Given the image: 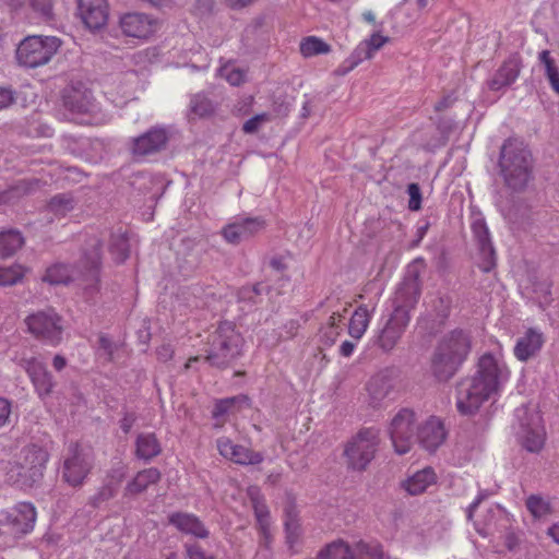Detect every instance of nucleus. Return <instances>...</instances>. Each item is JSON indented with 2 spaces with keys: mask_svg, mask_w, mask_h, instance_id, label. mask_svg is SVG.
<instances>
[{
  "mask_svg": "<svg viewBox=\"0 0 559 559\" xmlns=\"http://www.w3.org/2000/svg\"><path fill=\"white\" fill-rule=\"evenodd\" d=\"M249 397L247 395H237L233 397H226L216 401L212 411L213 418H219L228 414L237 403H248Z\"/></svg>",
  "mask_w": 559,
  "mask_h": 559,
  "instance_id": "obj_46",
  "label": "nucleus"
},
{
  "mask_svg": "<svg viewBox=\"0 0 559 559\" xmlns=\"http://www.w3.org/2000/svg\"><path fill=\"white\" fill-rule=\"evenodd\" d=\"M287 538L293 539L298 535V522L292 511H287V519L285 521Z\"/></svg>",
  "mask_w": 559,
  "mask_h": 559,
  "instance_id": "obj_56",
  "label": "nucleus"
},
{
  "mask_svg": "<svg viewBox=\"0 0 559 559\" xmlns=\"http://www.w3.org/2000/svg\"><path fill=\"white\" fill-rule=\"evenodd\" d=\"M61 97L63 107L73 115L87 114L94 107L92 92L81 82L64 87Z\"/></svg>",
  "mask_w": 559,
  "mask_h": 559,
  "instance_id": "obj_17",
  "label": "nucleus"
},
{
  "mask_svg": "<svg viewBox=\"0 0 559 559\" xmlns=\"http://www.w3.org/2000/svg\"><path fill=\"white\" fill-rule=\"evenodd\" d=\"M25 323L31 334L49 345L57 346L62 340V318L51 308L27 316Z\"/></svg>",
  "mask_w": 559,
  "mask_h": 559,
  "instance_id": "obj_9",
  "label": "nucleus"
},
{
  "mask_svg": "<svg viewBox=\"0 0 559 559\" xmlns=\"http://www.w3.org/2000/svg\"><path fill=\"white\" fill-rule=\"evenodd\" d=\"M472 350L471 333L454 329L438 342L431 357V372L440 382L449 381L467 359Z\"/></svg>",
  "mask_w": 559,
  "mask_h": 559,
  "instance_id": "obj_2",
  "label": "nucleus"
},
{
  "mask_svg": "<svg viewBox=\"0 0 559 559\" xmlns=\"http://www.w3.org/2000/svg\"><path fill=\"white\" fill-rule=\"evenodd\" d=\"M341 330H342L341 328L325 326L322 330V338L324 340V343L328 345L334 344V342L336 341L337 336L341 333Z\"/></svg>",
  "mask_w": 559,
  "mask_h": 559,
  "instance_id": "obj_61",
  "label": "nucleus"
},
{
  "mask_svg": "<svg viewBox=\"0 0 559 559\" xmlns=\"http://www.w3.org/2000/svg\"><path fill=\"white\" fill-rule=\"evenodd\" d=\"M11 415V403L4 397H0V428L9 423Z\"/></svg>",
  "mask_w": 559,
  "mask_h": 559,
  "instance_id": "obj_58",
  "label": "nucleus"
},
{
  "mask_svg": "<svg viewBox=\"0 0 559 559\" xmlns=\"http://www.w3.org/2000/svg\"><path fill=\"white\" fill-rule=\"evenodd\" d=\"M120 28L126 36L148 38L157 28V21L144 13H127L120 19Z\"/></svg>",
  "mask_w": 559,
  "mask_h": 559,
  "instance_id": "obj_21",
  "label": "nucleus"
},
{
  "mask_svg": "<svg viewBox=\"0 0 559 559\" xmlns=\"http://www.w3.org/2000/svg\"><path fill=\"white\" fill-rule=\"evenodd\" d=\"M93 467V457L90 452L78 443H70L63 461L62 478L72 487L81 486Z\"/></svg>",
  "mask_w": 559,
  "mask_h": 559,
  "instance_id": "obj_12",
  "label": "nucleus"
},
{
  "mask_svg": "<svg viewBox=\"0 0 559 559\" xmlns=\"http://www.w3.org/2000/svg\"><path fill=\"white\" fill-rule=\"evenodd\" d=\"M136 420V416L134 413H126L120 420V428L124 433H129L132 426Z\"/></svg>",
  "mask_w": 559,
  "mask_h": 559,
  "instance_id": "obj_63",
  "label": "nucleus"
},
{
  "mask_svg": "<svg viewBox=\"0 0 559 559\" xmlns=\"http://www.w3.org/2000/svg\"><path fill=\"white\" fill-rule=\"evenodd\" d=\"M17 365L23 368L29 377L35 392L40 400H45L52 394L56 381L43 361L36 357H22L17 361Z\"/></svg>",
  "mask_w": 559,
  "mask_h": 559,
  "instance_id": "obj_14",
  "label": "nucleus"
},
{
  "mask_svg": "<svg viewBox=\"0 0 559 559\" xmlns=\"http://www.w3.org/2000/svg\"><path fill=\"white\" fill-rule=\"evenodd\" d=\"M162 453V444L153 432H141L135 440V456L144 462H151Z\"/></svg>",
  "mask_w": 559,
  "mask_h": 559,
  "instance_id": "obj_29",
  "label": "nucleus"
},
{
  "mask_svg": "<svg viewBox=\"0 0 559 559\" xmlns=\"http://www.w3.org/2000/svg\"><path fill=\"white\" fill-rule=\"evenodd\" d=\"M498 167L509 189L524 190L532 179L533 170V157L525 143L518 138L507 139L500 148Z\"/></svg>",
  "mask_w": 559,
  "mask_h": 559,
  "instance_id": "obj_3",
  "label": "nucleus"
},
{
  "mask_svg": "<svg viewBox=\"0 0 559 559\" xmlns=\"http://www.w3.org/2000/svg\"><path fill=\"white\" fill-rule=\"evenodd\" d=\"M419 276L420 271L417 262L409 264L402 283L395 292L394 308L402 307L409 313V310L415 307L421 293Z\"/></svg>",
  "mask_w": 559,
  "mask_h": 559,
  "instance_id": "obj_15",
  "label": "nucleus"
},
{
  "mask_svg": "<svg viewBox=\"0 0 559 559\" xmlns=\"http://www.w3.org/2000/svg\"><path fill=\"white\" fill-rule=\"evenodd\" d=\"M29 4L45 20L52 17V0H29Z\"/></svg>",
  "mask_w": 559,
  "mask_h": 559,
  "instance_id": "obj_52",
  "label": "nucleus"
},
{
  "mask_svg": "<svg viewBox=\"0 0 559 559\" xmlns=\"http://www.w3.org/2000/svg\"><path fill=\"white\" fill-rule=\"evenodd\" d=\"M270 266L277 271V272H283L287 269V265L285 263V260L283 257L281 255H277V257H273L271 260H270Z\"/></svg>",
  "mask_w": 559,
  "mask_h": 559,
  "instance_id": "obj_64",
  "label": "nucleus"
},
{
  "mask_svg": "<svg viewBox=\"0 0 559 559\" xmlns=\"http://www.w3.org/2000/svg\"><path fill=\"white\" fill-rule=\"evenodd\" d=\"M16 99V93L10 86H0V110L10 107Z\"/></svg>",
  "mask_w": 559,
  "mask_h": 559,
  "instance_id": "obj_54",
  "label": "nucleus"
},
{
  "mask_svg": "<svg viewBox=\"0 0 559 559\" xmlns=\"http://www.w3.org/2000/svg\"><path fill=\"white\" fill-rule=\"evenodd\" d=\"M525 507L534 519H542L552 512L550 501L540 495L528 496L525 500Z\"/></svg>",
  "mask_w": 559,
  "mask_h": 559,
  "instance_id": "obj_38",
  "label": "nucleus"
},
{
  "mask_svg": "<svg viewBox=\"0 0 559 559\" xmlns=\"http://www.w3.org/2000/svg\"><path fill=\"white\" fill-rule=\"evenodd\" d=\"M373 55L370 51V47L364 43V40L354 49L348 58L338 68V73L347 74L354 70L364 60L371 59Z\"/></svg>",
  "mask_w": 559,
  "mask_h": 559,
  "instance_id": "obj_35",
  "label": "nucleus"
},
{
  "mask_svg": "<svg viewBox=\"0 0 559 559\" xmlns=\"http://www.w3.org/2000/svg\"><path fill=\"white\" fill-rule=\"evenodd\" d=\"M7 521L13 534H27L34 528L36 522L35 507L29 502H20L8 513Z\"/></svg>",
  "mask_w": 559,
  "mask_h": 559,
  "instance_id": "obj_22",
  "label": "nucleus"
},
{
  "mask_svg": "<svg viewBox=\"0 0 559 559\" xmlns=\"http://www.w3.org/2000/svg\"><path fill=\"white\" fill-rule=\"evenodd\" d=\"M265 228V221L261 217H236L222 229V236L231 245L248 240Z\"/></svg>",
  "mask_w": 559,
  "mask_h": 559,
  "instance_id": "obj_16",
  "label": "nucleus"
},
{
  "mask_svg": "<svg viewBox=\"0 0 559 559\" xmlns=\"http://www.w3.org/2000/svg\"><path fill=\"white\" fill-rule=\"evenodd\" d=\"M168 522L181 533L190 534L198 538H206L209 536V531L194 514L175 512L168 516Z\"/></svg>",
  "mask_w": 559,
  "mask_h": 559,
  "instance_id": "obj_25",
  "label": "nucleus"
},
{
  "mask_svg": "<svg viewBox=\"0 0 559 559\" xmlns=\"http://www.w3.org/2000/svg\"><path fill=\"white\" fill-rule=\"evenodd\" d=\"M48 460L49 453L43 447L26 445L15 461L8 463L5 479L21 489L33 488L40 484Z\"/></svg>",
  "mask_w": 559,
  "mask_h": 559,
  "instance_id": "obj_4",
  "label": "nucleus"
},
{
  "mask_svg": "<svg viewBox=\"0 0 559 559\" xmlns=\"http://www.w3.org/2000/svg\"><path fill=\"white\" fill-rule=\"evenodd\" d=\"M416 439L426 450L436 451L445 439V430L440 419L429 418L424 425L418 427Z\"/></svg>",
  "mask_w": 559,
  "mask_h": 559,
  "instance_id": "obj_23",
  "label": "nucleus"
},
{
  "mask_svg": "<svg viewBox=\"0 0 559 559\" xmlns=\"http://www.w3.org/2000/svg\"><path fill=\"white\" fill-rule=\"evenodd\" d=\"M480 262L479 267L483 272H490L496 266V251L492 243L479 246Z\"/></svg>",
  "mask_w": 559,
  "mask_h": 559,
  "instance_id": "obj_47",
  "label": "nucleus"
},
{
  "mask_svg": "<svg viewBox=\"0 0 559 559\" xmlns=\"http://www.w3.org/2000/svg\"><path fill=\"white\" fill-rule=\"evenodd\" d=\"M92 247L93 250L84 255V262L87 271L83 274L82 278L83 288L90 293L97 290L99 282L98 272L102 258V242L99 240H95Z\"/></svg>",
  "mask_w": 559,
  "mask_h": 559,
  "instance_id": "obj_24",
  "label": "nucleus"
},
{
  "mask_svg": "<svg viewBox=\"0 0 559 559\" xmlns=\"http://www.w3.org/2000/svg\"><path fill=\"white\" fill-rule=\"evenodd\" d=\"M199 247V242L192 238H183L181 240L179 253H183L186 255H190L194 250Z\"/></svg>",
  "mask_w": 559,
  "mask_h": 559,
  "instance_id": "obj_62",
  "label": "nucleus"
},
{
  "mask_svg": "<svg viewBox=\"0 0 559 559\" xmlns=\"http://www.w3.org/2000/svg\"><path fill=\"white\" fill-rule=\"evenodd\" d=\"M417 417L413 409L401 408L390 420L388 433L397 454L411 451L417 433Z\"/></svg>",
  "mask_w": 559,
  "mask_h": 559,
  "instance_id": "obj_8",
  "label": "nucleus"
},
{
  "mask_svg": "<svg viewBox=\"0 0 559 559\" xmlns=\"http://www.w3.org/2000/svg\"><path fill=\"white\" fill-rule=\"evenodd\" d=\"M222 71L227 82L233 86H239L246 81V73L240 69L224 68Z\"/></svg>",
  "mask_w": 559,
  "mask_h": 559,
  "instance_id": "obj_53",
  "label": "nucleus"
},
{
  "mask_svg": "<svg viewBox=\"0 0 559 559\" xmlns=\"http://www.w3.org/2000/svg\"><path fill=\"white\" fill-rule=\"evenodd\" d=\"M316 559H354L353 548L338 539L321 549Z\"/></svg>",
  "mask_w": 559,
  "mask_h": 559,
  "instance_id": "obj_33",
  "label": "nucleus"
},
{
  "mask_svg": "<svg viewBox=\"0 0 559 559\" xmlns=\"http://www.w3.org/2000/svg\"><path fill=\"white\" fill-rule=\"evenodd\" d=\"M473 233L477 239L478 247L487 243H491L489 237V230L484 221L477 219L472 225Z\"/></svg>",
  "mask_w": 559,
  "mask_h": 559,
  "instance_id": "obj_51",
  "label": "nucleus"
},
{
  "mask_svg": "<svg viewBox=\"0 0 559 559\" xmlns=\"http://www.w3.org/2000/svg\"><path fill=\"white\" fill-rule=\"evenodd\" d=\"M395 368H384L373 374L366 383L367 402L372 408L384 406L385 401H392L397 392L400 382Z\"/></svg>",
  "mask_w": 559,
  "mask_h": 559,
  "instance_id": "obj_10",
  "label": "nucleus"
},
{
  "mask_svg": "<svg viewBox=\"0 0 559 559\" xmlns=\"http://www.w3.org/2000/svg\"><path fill=\"white\" fill-rule=\"evenodd\" d=\"M252 507L254 511L255 518L266 516L270 515V511L267 506L264 503V501L260 497H252Z\"/></svg>",
  "mask_w": 559,
  "mask_h": 559,
  "instance_id": "obj_60",
  "label": "nucleus"
},
{
  "mask_svg": "<svg viewBox=\"0 0 559 559\" xmlns=\"http://www.w3.org/2000/svg\"><path fill=\"white\" fill-rule=\"evenodd\" d=\"M380 444V431L373 427L360 429L344 448L348 469L364 472L374 459Z\"/></svg>",
  "mask_w": 559,
  "mask_h": 559,
  "instance_id": "obj_6",
  "label": "nucleus"
},
{
  "mask_svg": "<svg viewBox=\"0 0 559 559\" xmlns=\"http://www.w3.org/2000/svg\"><path fill=\"white\" fill-rule=\"evenodd\" d=\"M452 300L447 295H439L431 301L432 312L436 317V321L442 326L451 312Z\"/></svg>",
  "mask_w": 559,
  "mask_h": 559,
  "instance_id": "obj_44",
  "label": "nucleus"
},
{
  "mask_svg": "<svg viewBox=\"0 0 559 559\" xmlns=\"http://www.w3.org/2000/svg\"><path fill=\"white\" fill-rule=\"evenodd\" d=\"M389 41V37L382 36L378 33L372 34L369 39H365L364 43L370 47V51L373 55L380 48L383 47L385 43Z\"/></svg>",
  "mask_w": 559,
  "mask_h": 559,
  "instance_id": "obj_55",
  "label": "nucleus"
},
{
  "mask_svg": "<svg viewBox=\"0 0 559 559\" xmlns=\"http://www.w3.org/2000/svg\"><path fill=\"white\" fill-rule=\"evenodd\" d=\"M509 371L491 354L483 355L473 377L462 379L456 385V408L461 415H474L484 402L496 395L508 380Z\"/></svg>",
  "mask_w": 559,
  "mask_h": 559,
  "instance_id": "obj_1",
  "label": "nucleus"
},
{
  "mask_svg": "<svg viewBox=\"0 0 559 559\" xmlns=\"http://www.w3.org/2000/svg\"><path fill=\"white\" fill-rule=\"evenodd\" d=\"M515 418L519 423L516 436L528 452H539L545 442V431L539 424V416L522 405L515 409Z\"/></svg>",
  "mask_w": 559,
  "mask_h": 559,
  "instance_id": "obj_11",
  "label": "nucleus"
},
{
  "mask_svg": "<svg viewBox=\"0 0 559 559\" xmlns=\"http://www.w3.org/2000/svg\"><path fill=\"white\" fill-rule=\"evenodd\" d=\"M243 338L233 322H221L209 336L205 360L217 369L231 367L242 355Z\"/></svg>",
  "mask_w": 559,
  "mask_h": 559,
  "instance_id": "obj_5",
  "label": "nucleus"
},
{
  "mask_svg": "<svg viewBox=\"0 0 559 559\" xmlns=\"http://www.w3.org/2000/svg\"><path fill=\"white\" fill-rule=\"evenodd\" d=\"M520 59L515 56L507 59L497 70L493 78L488 82L491 91H499L504 86L511 85L520 74Z\"/></svg>",
  "mask_w": 559,
  "mask_h": 559,
  "instance_id": "obj_27",
  "label": "nucleus"
},
{
  "mask_svg": "<svg viewBox=\"0 0 559 559\" xmlns=\"http://www.w3.org/2000/svg\"><path fill=\"white\" fill-rule=\"evenodd\" d=\"M331 47L322 39L309 36L305 38L300 44V52L305 57H312L321 53L330 52Z\"/></svg>",
  "mask_w": 559,
  "mask_h": 559,
  "instance_id": "obj_42",
  "label": "nucleus"
},
{
  "mask_svg": "<svg viewBox=\"0 0 559 559\" xmlns=\"http://www.w3.org/2000/svg\"><path fill=\"white\" fill-rule=\"evenodd\" d=\"M72 280H74L73 271L69 265L63 263H57L48 267L43 277L44 282L53 285L67 284Z\"/></svg>",
  "mask_w": 559,
  "mask_h": 559,
  "instance_id": "obj_37",
  "label": "nucleus"
},
{
  "mask_svg": "<svg viewBox=\"0 0 559 559\" xmlns=\"http://www.w3.org/2000/svg\"><path fill=\"white\" fill-rule=\"evenodd\" d=\"M60 46L55 36H27L16 48V60L25 68H37L48 63Z\"/></svg>",
  "mask_w": 559,
  "mask_h": 559,
  "instance_id": "obj_7",
  "label": "nucleus"
},
{
  "mask_svg": "<svg viewBox=\"0 0 559 559\" xmlns=\"http://www.w3.org/2000/svg\"><path fill=\"white\" fill-rule=\"evenodd\" d=\"M78 13L87 28L100 29L108 21L107 0H78Z\"/></svg>",
  "mask_w": 559,
  "mask_h": 559,
  "instance_id": "obj_19",
  "label": "nucleus"
},
{
  "mask_svg": "<svg viewBox=\"0 0 559 559\" xmlns=\"http://www.w3.org/2000/svg\"><path fill=\"white\" fill-rule=\"evenodd\" d=\"M219 454L239 465H257L263 461V455L247 447L234 443L228 437H219L216 440Z\"/></svg>",
  "mask_w": 559,
  "mask_h": 559,
  "instance_id": "obj_18",
  "label": "nucleus"
},
{
  "mask_svg": "<svg viewBox=\"0 0 559 559\" xmlns=\"http://www.w3.org/2000/svg\"><path fill=\"white\" fill-rule=\"evenodd\" d=\"M411 321V316L402 307L394 308L376 336L374 343L385 353L391 352L401 340Z\"/></svg>",
  "mask_w": 559,
  "mask_h": 559,
  "instance_id": "obj_13",
  "label": "nucleus"
},
{
  "mask_svg": "<svg viewBox=\"0 0 559 559\" xmlns=\"http://www.w3.org/2000/svg\"><path fill=\"white\" fill-rule=\"evenodd\" d=\"M255 520H257V524H258V527H259V531H260L261 535L263 536L265 543H267L269 539L271 538V532H270L271 521H270V515L261 516V518H255Z\"/></svg>",
  "mask_w": 559,
  "mask_h": 559,
  "instance_id": "obj_59",
  "label": "nucleus"
},
{
  "mask_svg": "<svg viewBox=\"0 0 559 559\" xmlns=\"http://www.w3.org/2000/svg\"><path fill=\"white\" fill-rule=\"evenodd\" d=\"M539 60L545 67V74L555 92L559 94V69L555 60L550 57L548 50H543L539 53Z\"/></svg>",
  "mask_w": 559,
  "mask_h": 559,
  "instance_id": "obj_43",
  "label": "nucleus"
},
{
  "mask_svg": "<svg viewBox=\"0 0 559 559\" xmlns=\"http://www.w3.org/2000/svg\"><path fill=\"white\" fill-rule=\"evenodd\" d=\"M74 206L75 201L70 193H59L49 200L47 210L57 217H64Z\"/></svg>",
  "mask_w": 559,
  "mask_h": 559,
  "instance_id": "obj_36",
  "label": "nucleus"
},
{
  "mask_svg": "<svg viewBox=\"0 0 559 559\" xmlns=\"http://www.w3.org/2000/svg\"><path fill=\"white\" fill-rule=\"evenodd\" d=\"M354 559H383V550L379 543L357 542L353 547Z\"/></svg>",
  "mask_w": 559,
  "mask_h": 559,
  "instance_id": "obj_39",
  "label": "nucleus"
},
{
  "mask_svg": "<svg viewBox=\"0 0 559 559\" xmlns=\"http://www.w3.org/2000/svg\"><path fill=\"white\" fill-rule=\"evenodd\" d=\"M41 187V181L37 178L19 180L12 185L8 190L0 192V204L9 202L15 198L29 195Z\"/></svg>",
  "mask_w": 559,
  "mask_h": 559,
  "instance_id": "obj_31",
  "label": "nucleus"
},
{
  "mask_svg": "<svg viewBox=\"0 0 559 559\" xmlns=\"http://www.w3.org/2000/svg\"><path fill=\"white\" fill-rule=\"evenodd\" d=\"M437 479L436 473L431 467H426L416 472L402 483V487L412 496L423 493Z\"/></svg>",
  "mask_w": 559,
  "mask_h": 559,
  "instance_id": "obj_30",
  "label": "nucleus"
},
{
  "mask_svg": "<svg viewBox=\"0 0 559 559\" xmlns=\"http://www.w3.org/2000/svg\"><path fill=\"white\" fill-rule=\"evenodd\" d=\"M109 251L117 263L124 262L129 257V242L124 234H114L110 238Z\"/></svg>",
  "mask_w": 559,
  "mask_h": 559,
  "instance_id": "obj_41",
  "label": "nucleus"
},
{
  "mask_svg": "<svg viewBox=\"0 0 559 559\" xmlns=\"http://www.w3.org/2000/svg\"><path fill=\"white\" fill-rule=\"evenodd\" d=\"M162 479V473L156 467L144 468L136 473L126 488V496H138L144 492L151 485L157 484Z\"/></svg>",
  "mask_w": 559,
  "mask_h": 559,
  "instance_id": "obj_28",
  "label": "nucleus"
},
{
  "mask_svg": "<svg viewBox=\"0 0 559 559\" xmlns=\"http://www.w3.org/2000/svg\"><path fill=\"white\" fill-rule=\"evenodd\" d=\"M544 344V336L535 329H528L514 346V355L521 361H526L535 356Z\"/></svg>",
  "mask_w": 559,
  "mask_h": 559,
  "instance_id": "obj_26",
  "label": "nucleus"
},
{
  "mask_svg": "<svg viewBox=\"0 0 559 559\" xmlns=\"http://www.w3.org/2000/svg\"><path fill=\"white\" fill-rule=\"evenodd\" d=\"M370 321V313L366 306H359L353 313L349 324L348 333L355 340H359L366 332Z\"/></svg>",
  "mask_w": 559,
  "mask_h": 559,
  "instance_id": "obj_34",
  "label": "nucleus"
},
{
  "mask_svg": "<svg viewBox=\"0 0 559 559\" xmlns=\"http://www.w3.org/2000/svg\"><path fill=\"white\" fill-rule=\"evenodd\" d=\"M25 272L26 269L21 264L0 267V286H13L17 284L23 280Z\"/></svg>",
  "mask_w": 559,
  "mask_h": 559,
  "instance_id": "obj_45",
  "label": "nucleus"
},
{
  "mask_svg": "<svg viewBox=\"0 0 559 559\" xmlns=\"http://www.w3.org/2000/svg\"><path fill=\"white\" fill-rule=\"evenodd\" d=\"M186 551L189 559H215L213 556L205 554L198 545H187Z\"/></svg>",
  "mask_w": 559,
  "mask_h": 559,
  "instance_id": "obj_57",
  "label": "nucleus"
},
{
  "mask_svg": "<svg viewBox=\"0 0 559 559\" xmlns=\"http://www.w3.org/2000/svg\"><path fill=\"white\" fill-rule=\"evenodd\" d=\"M168 141L165 128L154 127L132 140L131 152L134 156H147L162 151Z\"/></svg>",
  "mask_w": 559,
  "mask_h": 559,
  "instance_id": "obj_20",
  "label": "nucleus"
},
{
  "mask_svg": "<svg viewBox=\"0 0 559 559\" xmlns=\"http://www.w3.org/2000/svg\"><path fill=\"white\" fill-rule=\"evenodd\" d=\"M115 496V489L105 485L98 489V491L91 497L90 504L94 508H99L104 502L110 500Z\"/></svg>",
  "mask_w": 559,
  "mask_h": 559,
  "instance_id": "obj_49",
  "label": "nucleus"
},
{
  "mask_svg": "<svg viewBox=\"0 0 559 559\" xmlns=\"http://www.w3.org/2000/svg\"><path fill=\"white\" fill-rule=\"evenodd\" d=\"M270 121V115L266 112L259 114L248 119L243 126L242 131L247 134L255 133L263 123Z\"/></svg>",
  "mask_w": 559,
  "mask_h": 559,
  "instance_id": "obj_48",
  "label": "nucleus"
},
{
  "mask_svg": "<svg viewBox=\"0 0 559 559\" xmlns=\"http://www.w3.org/2000/svg\"><path fill=\"white\" fill-rule=\"evenodd\" d=\"M189 108L192 114L200 118H203L211 116L214 112L215 105L206 94L197 93L191 96Z\"/></svg>",
  "mask_w": 559,
  "mask_h": 559,
  "instance_id": "obj_40",
  "label": "nucleus"
},
{
  "mask_svg": "<svg viewBox=\"0 0 559 559\" xmlns=\"http://www.w3.org/2000/svg\"><path fill=\"white\" fill-rule=\"evenodd\" d=\"M25 243L22 233L17 229H8L0 231V258L8 259L13 257Z\"/></svg>",
  "mask_w": 559,
  "mask_h": 559,
  "instance_id": "obj_32",
  "label": "nucleus"
},
{
  "mask_svg": "<svg viewBox=\"0 0 559 559\" xmlns=\"http://www.w3.org/2000/svg\"><path fill=\"white\" fill-rule=\"evenodd\" d=\"M407 193L409 195L408 209L411 211H418L421 209V190L418 183H409L407 186Z\"/></svg>",
  "mask_w": 559,
  "mask_h": 559,
  "instance_id": "obj_50",
  "label": "nucleus"
}]
</instances>
